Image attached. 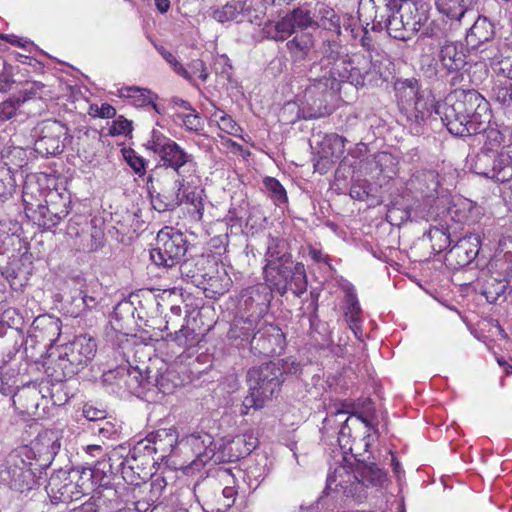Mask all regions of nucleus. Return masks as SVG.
Returning a JSON list of instances; mask_svg holds the SVG:
<instances>
[{"label": "nucleus", "mask_w": 512, "mask_h": 512, "mask_svg": "<svg viewBox=\"0 0 512 512\" xmlns=\"http://www.w3.org/2000/svg\"><path fill=\"white\" fill-rule=\"evenodd\" d=\"M335 64V71L327 70V81L310 83L304 90L298 108L304 118H320L327 115L328 104L340 90L342 83H350L356 88L366 84L373 85L377 84L381 75L371 55L355 53L345 56V59Z\"/></svg>", "instance_id": "f257e3e1"}, {"label": "nucleus", "mask_w": 512, "mask_h": 512, "mask_svg": "<svg viewBox=\"0 0 512 512\" xmlns=\"http://www.w3.org/2000/svg\"><path fill=\"white\" fill-rule=\"evenodd\" d=\"M176 444L175 430L162 429L149 433L145 439L140 440L129 452L126 468L131 470L135 482H127L130 485L138 486L150 475L149 465L154 462L153 454L161 453L164 457L173 450Z\"/></svg>", "instance_id": "f03ea898"}, {"label": "nucleus", "mask_w": 512, "mask_h": 512, "mask_svg": "<svg viewBox=\"0 0 512 512\" xmlns=\"http://www.w3.org/2000/svg\"><path fill=\"white\" fill-rule=\"evenodd\" d=\"M247 377L249 394L242 404L243 415L248 414L252 408H263L265 403L280 391L284 381L282 368L272 361L250 368Z\"/></svg>", "instance_id": "7ed1b4c3"}, {"label": "nucleus", "mask_w": 512, "mask_h": 512, "mask_svg": "<svg viewBox=\"0 0 512 512\" xmlns=\"http://www.w3.org/2000/svg\"><path fill=\"white\" fill-rule=\"evenodd\" d=\"M372 430L377 432V429L361 415L353 414L346 417L338 435V444L344 457L350 454L355 463L370 461L373 458L369 450L374 441Z\"/></svg>", "instance_id": "20e7f679"}, {"label": "nucleus", "mask_w": 512, "mask_h": 512, "mask_svg": "<svg viewBox=\"0 0 512 512\" xmlns=\"http://www.w3.org/2000/svg\"><path fill=\"white\" fill-rule=\"evenodd\" d=\"M229 477V470L219 469L216 477L209 476L196 483L194 494L205 512H226L234 504L237 490L224 485Z\"/></svg>", "instance_id": "39448f33"}, {"label": "nucleus", "mask_w": 512, "mask_h": 512, "mask_svg": "<svg viewBox=\"0 0 512 512\" xmlns=\"http://www.w3.org/2000/svg\"><path fill=\"white\" fill-rule=\"evenodd\" d=\"M398 106L407 122L403 126H420L426 124V114L429 107L419 92L418 81L414 78L397 80L394 85Z\"/></svg>", "instance_id": "423d86ee"}, {"label": "nucleus", "mask_w": 512, "mask_h": 512, "mask_svg": "<svg viewBox=\"0 0 512 512\" xmlns=\"http://www.w3.org/2000/svg\"><path fill=\"white\" fill-rule=\"evenodd\" d=\"M465 41L470 51L480 54L481 60L500 61L502 57L500 42L495 41L494 23L486 16H478L466 31Z\"/></svg>", "instance_id": "0eeeda50"}, {"label": "nucleus", "mask_w": 512, "mask_h": 512, "mask_svg": "<svg viewBox=\"0 0 512 512\" xmlns=\"http://www.w3.org/2000/svg\"><path fill=\"white\" fill-rule=\"evenodd\" d=\"M93 485V472L82 469L72 470L61 480L58 476L51 477L46 487L53 503H69L79 500Z\"/></svg>", "instance_id": "6e6552de"}, {"label": "nucleus", "mask_w": 512, "mask_h": 512, "mask_svg": "<svg viewBox=\"0 0 512 512\" xmlns=\"http://www.w3.org/2000/svg\"><path fill=\"white\" fill-rule=\"evenodd\" d=\"M186 252L187 241L183 233L166 226L158 232L150 258L157 266L173 267L180 263Z\"/></svg>", "instance_id": "1a4fd4ad"}, {"label": "nucleus", "mask_w": 512, "mask_h": 512, "mask_svg": "<svg viewBox=\"0 0 512 512\" xmlns=\"http://www.w3.org/2000/svg\"><path fill=\"white\" fill-rule=\"evenodd\" d=\"M483 97L474 89H454L453 92L447 97V102L444 104H438L435 107L434 113L429 110L426 114V119L431 118L429 123L425 125H433V121L436 122L438 119L442 125L446 128L454 125V121H457V113L467 111L465 103L467 102L472 107L474 104H478L483 101Z\"/></svg>", "instance_id": "9d476101"}, {"label": "nucleus", "mask_w": 512, "mask_h": 512, "mask_svg": "<svg viewBox=\"0 0 512 512\" xmlns=\"http://www.w3.org/2000/svg\"><path fill=\"white\" fill-rule=\"evenodd\" d=\"M0 477L11 490L19 493H27L37 486L31 462L26 461L18 451L8 454Z\"/></svg>", "instance_id": "9b49d317"}, {"label": "nucleus", "mask_w": 512, "mask_h": 512, "mask_svg": "<svg viewBox=\"0 0 512 512\" xmlns=\"http://www.w3.org/2000/svg\"><path fill=\"white\" fill-rule=\"evenodd\" d=\"M71 211L70 196L57 190H50L46 194L45 205L34 212L32 222L43 230H52L57 227Z\"/></svg>", "instance_id": "f8f14e48"}, {"label": "nucleus", "mask_w": 512, "mask_h": 512, "mask_svg": "<svg viewBox=\"0 0 512 512\" xmlns=\"http://www.w3.org/2000/svg\"><path fill=\"white\" fill-rule=\"evenodd\" d=\"M285 345L286 337L282 330L277 325L261 319L251 338L250 351L254 355L273 357L281 354Z\"/></svg>", "instance_id": "ddd939ff"}, {"label": "nucleus", "mask_w": 512, "mask_h": 512, "mask_svg": "<svg viewBox=\"0 0 512 512\" xmlns=\"http://www.w3.org/2000/svg\"><path fill=\"white\" fill-rule=\"evenodd\" d=\"M264 15L260 0H231L213 10L211 16L219 23L229 21L256 23Z\"/></svg>", "instance_id": "4468645a"}, {"label": "nucleus", "mask_w": 512, "mask_h": 512, "mask_svg": "<svg viewBox=\"0 0 512 512\" xmlns=\"http://www.w3.org/2000/svg\"><path fill=\"white\" fill-rule=\"evenodd\" d=\"M212 445L213 438L208 433H193L177 443L179 451L186 458V462L194 468L205 465L213 458L215 452Z\"/></svg>", "instance_id": "2eb2a0df"}, {"label": "nucleus", "mask_w": 512, "mask_h": 512, "mask_svg": "<svg viewBox=\"0 0 512 512\" xmlns=\"http://www.w3.org/2000/svg\"><path fill=\"white\" fill-rule=\"evenodd\" d=\"M146 148L157 153L164 165L176 172L190 161L186 153L176 142L162 135L158 130H152L151 139L145 144Z\"/></svg>", "instance_id": "dca6fc26"}, {"label": "nucleus", "mask_w": 512, "mask_h": 512, "mask_svg": "<svg viewBox=\"0 0 512 512\" xmlns=\"http://www.w3.org/2000/svg\"><path fill=\"white\" fill-rule=\"evenodd\" d=\"M480 236L467 234L456 241L445 254V264L453 270L468 266L478 255Z\"/></svg>", "instance_id": "f3484780"}, {"label": "nucleus", "mask_w": 512, "mask_h": 512, "mask_svg": "<svg viewBox=\"0 0 512 512\" xmlns=\"http://www.w3.org/2000/svg\"><path fill=\"white\" fill-rule=\"evenodd\" d=\"M327 489L352 497L359 494L357 463H351L347 457H343V462L327 476Z\"/></svg>", "instance_id": "a211bd4d"}, {"label": "nucleus", "mask_w": 512, "mask_h": 512, "mask_svg": "<svg viewBox=\"0 0 512 512\" xmlns=\"http://www.w3.org/2000/svg\"><path fill=\"white\" fill-rule=\"evenodd\" d=\"M97 352V344L93 337L79 335L64 347L63 359H66L75 369L87 366Z\"/></svg>", "instance_id": "6ab92c4d"}, {"label": "nucleus", "mask_w": 512, "mask_h": 512, "mask_svg": "<svg viewBox=\"0 0 512 512\" xmlns=\"http://www.w3.org/2000/svg\"><path fill=\"white\" fill-rule=\"evenodd\" d=\"M341 46L339 42L335 40H325L321 46V59L318 63H314L310 69L311 83L314 82H325L328 80L329 73L327 70L335 71V62L345 59V56H341Z\"/></svg>", "instance_id": "aec40b11"}, {"label": "nucleus", "mask_w": 512, "mask_h": 512, "mask_svg": "<svg viewBox=\"0 0 512 512\" xmlns=\"http://www.w3.org/2000/svg\"><path fill=\"white\" fill-rule=\"evenodd\" d=\"M272 300V293L265 284H257L242 290L239 299L240 307L250 314L261 318L266 313Z\"/></svg>", "instance_id": "412c9836"}, {"label": "nucleus", "mask_w": 512, "mask_h": 512, "mask_svg": "<svg viewBox=\"0 0 512 512\" xmlns=\"http://www.w3.org/2000/svg\"><path fill=\"white\" fill-rule=\"evenodd\" d=\"M261 318L250 314L248 317H235L230 324L227 332V338L237 347L251 345V338L256 332Z\"/></svg>", "instance_id": "4be33fe9"}, {"label": "nucleus", "mask_w": 512, "mask_h": 512, "mask_svg": "<svg viewBox=\"0 0 512 512\" xmlns=\"http://www.w3.org/2000/svg\"><path fill=\"white\" fill-rule=\"evenodd\" d=\"M477 0H435L438 11L450 20L451 29L460 28Z\"/></svg>", "instance_id": "5701e85b"}, {"label": "nucleus", "mask_w": 512, "mask_h": 512, "mask_svg": "<svg viewBox=\"0 0 512 512\" xmlns=\"http://www.w3.org/2000/svg\"><path fill=\"white\" fill-rule=\"evenodd\" d=\"M293 263H278L275 260H267L263 267V276L269 290H275L280 295L288 291L289 270Z\"/></svg>", "instance_id": "b1692460"}, {"label": "nucleus", "mask_w": 512, "mask_h": 512, "mask_svg": "<svg viewBox=\"0 0 512 512\" xmlns=\"http://www.w3.org/2000/svg\"><path fill=\"white\" fill-rule=\"evenodd\" d=\"M359 494L363 488H382L388 482L387 471L375 462L357 463Z\"/></svg>", "instance_id": "393cba45"}, {"label": "nucleus", "mask_w": 512, "mask_h": 512, "mask_svg": "<svg viewBox=\"0 0 512 512\" xmlns=\"http://www.w3.org/2000/svg\"><path fill=\"white\" fill-rule=\"evenodd\" d=\"M45 190L40 183L34 179L28 178L22 189V202L26 217L32 222L34 212H39L40 207L46 199Z\"/></svg>", "instance_id": "a878e982"}, {"label": "nucleus", "mask_w": 512, "mask_h": 512, "mask_svg": "<svg viewBox=\"0 0 512 512\" xmlns=\"http://www.w3.org/2000/svg\"><path fill=\"white\" fill-rule=\"evenodd\" d=\"M41 398V390L36 385H27L14 393L12 402L19 413L34 415L38 410Z\"/></svg>", "instance_id": "bb28decb"}, {"label": "nucleus", "mask_w": 512, "mask_h": 512, "mask_svg": "<svg viewBox=\"0 0 512 512\" xmlns=\"http://www.w3.org/2000/svg\"><path fill=\"white\" fill-rule=\"evenodd\" d=\"M489 270L499 277L512 278V237L500 241L497 254L489 262Z\"/></svg>", "instance_id": "cd10ccee"}, {"label": "nucleus", "mask_w": 512, "mask_h": 512, "mask_svg": "<svg viewBox=\"0 0 512 512\" xmlns=\"http://www.w3.org/2000/svg\"><path fill=\"white\" fill-rule=\"evenodd\" d=\"M439 60L448 72L460 71L466 64V52L460 42H446L441 46Z\"/></svg>", "instance_id": "c85d7f7f"}, {"label": "nucleus", "mask_w": 512, "mask_h": 512, "mask_svg": "<svg viewBox=\"0 0 512 512\" xmlns=\"http://www.w3.org/2000/svg\"><path fill=\"white\" fill-rule=\"evenodd\" d=\"M129 453L126 454V448L123 446L112 449L107 454V461L109 468L108 473L112 475H121L125 482H135V477L132 476L131 470L126 468Z\"/></svg>", "instance_id": "c756f323"}, {"label": "nucleus", "mask_w": 512, "mask_h": 512, "mask_svg": "<svg viewBox=\"0 0 512 512\" xmlns=\"http://www.w3.org/2000/svg\"><path fill=\"white\" fill-rule=\"evenodd\" d=\"M32 330L36 338L53 343L60 335V321L49 315H40L34 319Z\"/></svg>", "instance_id": "7c9ffc66"}, {"label": "nucleus", "mask_w": 512, "mask_h": 512, "mask_svg": "<svg viewBox=\"0 0 512 512\" xmlns=\"http://www.w3.org/2000/svg\"><path fill=\"white\" fill-rule=\"evenodd\" d=\"M120 97L127 98L135 107L151 106V108L160 113L159 106L155 103L157 95L152 91L136 86L124 87L119 90Z\"/></svg>", "instance_id": "2f4dec72"}, {"label": "nucleus", "mask_w": 512, "mask_h": 512, "mask_svg": "<svg viewBox=\"0 0 512 512\" xmlns=\"http://www.w3.org/2000/svg\"><path fill=\"white\" fill-rule=\"evenodd\" d=\"M314 38L310 33H301L286 43L287 50L294 61H303L314 51Z\"/></svg>", "instance_id": "473e14b6"}, {"label": "nucleus", "mask_w": 512, "mask_h": 512, "mask_svg": "<svg viewBox=\"0 0 512 512\" xmlns=\"http://www.w3.org/2000/svg\"><path fill=\"white\" fill-rule=\"evenodd\" d=\"M510 153H512V144L507 145V151H500L497 155L494 154L492 180L504 183L512 179V157Z\"/></svg>", "instance_id": "72a5a7b5"}, {"label": "nucleus", "mask_w": 512, "mask_h": 512, "mask_svg": "<svg viewBox=\"0 0 512 512\" xmlns=\"http://www.w3.org/2000/svg\"><path fill=\"white\" fill-rule=\"evenodd\" d=\"M172 103L175 109L173 118L177 125H182L184 128H196L200 125V117L189 102L173 98Z\"/></svg>", "instance_id": "f704fd0d"}, {"label": "nucleus", "mask_w": 512, "mask_h": 512, "mask_svg": "<svg viewBox=\"0 0 512 512\" xmlns=\"http://www.w3.org/2000/svg\"><path fill=\"white\" fill-rule=\"evenodd\" d=\"M315 28L321 27L332 31L337 35L341 34L340 16L336 14L333 8L325 4L315 6Z\"/></svg>", "instance_id": "c9c22d12"}, {"label": "nucleus", "mask_w": 512, "mask_h": 512, "mask_svg": "<svg viewBox=\"0 0 512 512\" xmlns=\"http://www.w3.org/2000/svg\"><path fill=\"white\" fill-rule=\"evenodd\" d=\"M373 163L377 175L383 178L393 179L399 172V159L390 152H378L374 156Z\"/></svg>", "instance_id": "e433bc0d"}, {"label": "nucleus", "mask_w": 512, "mask_h": 512, "mask_svg": "<svg viewBox=\"0 0 512 512\" xmlns=\"http://www.w3.org/2000/svg\"><path fill=\"white\" fill-rule=\"evenodd\" d=\"M151 205L158 212L171 211L181 205L180 193L178 190L162 189L156 194L150 193Z\"/></svg>", "instance_id": "4c0bfd02"}, {"label": "nucleus", "mask_w": 512, "mask_h": 512, "mask_svg": "<svg viewBox=\"0 0 512 512\" xmlns=\"http://www.w3.org/2000/svg\"><path fill=\"white\" fill-rule=\"evenodd\" d=\"M400 8H393L388 5V1L377 0V19L375 26L371 29L374 31H382L386 29L389 35H392L393 23L397 21V12Z\"/></svg>", "instance_id": "58836bf2"}, {"label": "nucleus", "mask_w": 512, "mask_h": 512, "mask_svg": "<svg viewBox=\"0 0 512 512\" xmlns=\"http://www.w3.org/2000/svg\"><path fill=\"white\" fill-rule=\"evenodd\" d=\"M308 279L305 266L302 262L291 265L288 277V290L300 297L307 291Z\"/></svg>", "instance_id": "ea45409f"}, {"label": "nucleus", "mask_w": 512, "mask_h": 512, "mask_svg": "<svg viewBox=\"0 0 512 512\" xmlns=\"http://www.w3.org/2000/svg\"><path fill=\"white\" fill-rule=\"evenodd\" d=\"M427 236L431 242V248L435 254L443 252L453 242L448 227L443 225L431 226Z\"/></svg>", "instance_id": "a19ab883"}, {"label": "nucleus", "mask_w": 512, "mask_h": 512, "mask_svg": "<svg viewBox=\"0 0 512 512\" xmlns=\"http://www.w3.org/2000/svg\"><path fill=\"white\" fill-rule=\"evenodd\" d=\"M512 278L499 277L493 274L486 280L483 295L489 303H495L506 292L507 285Z\"/></svg>", "instance_id": "79ce46f5"}, {"label": "nucleus", "mask_w": 512, "mask_h": 512, "mask_svg": "<svg viewBox=\"0 0 512 512\" xmlns=\"http://www.w3.org/2000/svg\"><path fill=\"white\" fill-rule=\"evenodd\" d=\"M165 339L174 342L183 349H189L199 342L198 334L195 330L184 325L175 332H168Z\"/></svg>", "instance_id": "37998d69"}, {"label": "nucleus", "mask_w": 512, "mask_h": 512, "mask_svg": "<svg viewBox=\"0 0 512 512\" xmlns=\"http://www.w3.org/2000/svg\"><path fill=\"white\" fill-rule=\"evenodd\" d=\"M178 373L172 368H166L155 377V386L163 394H171L181 384Z\"/></svg>", "instance_id": "c03bdc74"}, {"label": "nucleus", "mask_w": 512, "mask_h": 512, "mask_svg": "<svg viewBox=\"0 0 512 512\" xmlns=\"http://www.w3.org/2000/svg\"><path fill=\"white\" fill-rule=\"evenodd\" d=\"M322 138L321 149L326 157L330 156L339 158L343 155L346 142L344 137L336 133H330L326 134Z\"/></svg>", "instance_id": "a18cd8bd"}, {"label": "nucleus", "mask_w": 512, "mask_h": 512, "mask_svg": "<svg viewBox=\"0 0 512 512\" xmlns=\"http://www.w3.org/2000/svg\"><path fill=\"white\" fill-rule=\"evenodd\" d=\"M177 190L180 193L181 204H190L198 212L203 210L202 190H199L197 187H191L188 184L186 185L184 181L179 183Z\"/></svg>", "instance_id": "49530a36"}, {"label": "nucleus", "mask_w": 512, "mask_h": 512, "mask_svg": "<svg viewBox=\"0 0 512 512\" xmlns=\"http://www.w3.org/2000/svg\"><path fill=\"white\" fill-rule=\"evenodd\" d=\"M263 186L275 205H282L288 202L286 189L278 179L266 176L263 179Z\"/></svg>", "instance_id": "de8ad7c7"}, {"label": "nucleus", "mask_w": 512, "mask_h": 512, "mask_svg": "<svg viewBox=\"0 0 512 512\" xmlns=\"http://www.w3.org/2000/svg\"><path fill=\"white\" fill-rule=\"evenodd\" d=\"M267 260H275L278 263H293L292 254L286 250L283 239L272 238L266 253Z\"/></svg>", "instance_id": "09e8293b"}, {"label": "nucleus", "mask_w": 512, "mask_h": 512, "mask_svg": "<svg viewBox=\"0 0 512 512\" xmlns=\"http://www.w3.org/2000/svg\"><path fill=\"white\" fill-rule=\"evenodd\" d=\"M486 139L481 151L498 154L500 151H507V145H504L505 135L502 130H483Z\"/></svg>", "instance_id": "8fccbe9b"}, {"label": "nucleus", "mask_w": 512, "mask_h": 512, "mask_svg": "<svg viewBox=\"0 0 512 512\" xmlns=\"http://www.w3.org/2000/svg\"><path fill=\"white\" fill-rule=\"evenodd\" d=\"M92 495L101 509H113L119 505L117 490L111 486H101Z\"/></svg>", "instance_id": "3c124183"}, {"label": "nucleus", "mask_w": 512, "mask_h": 512, "mask_svg": "<svg viewBox=\"0 0 512 512\" xmlns=\"http://www.w3.org/2000/svg\"><path fill=\"white\" fill-rule=\"evenodd\" d=\"M16 190V180L9 167L0 166V201L10 199Z\"/></svg>", "instance_id": "603ef678"}, {"label": "nucleus", "mask_w": 512, "mask_h": 512, "mask_svg": "<svg viewBox=\"0 0 512 512\" xmlns=\"http://www.w3.org/2000/svg\"><path fill=\"white\" fill-rule=\"evenodd\" d=\"M493 158L494 154L490 152L480 151L471 166L474 173L491 179V172L493 171Z\"/></svg>", "instance_id": "864d4df0"}, {"label": "nucleus", "mask_w": 512, "mask_h": 512, "mask_svg": "<svg viewBox=\"0 0 512 512\" xmlns=\"http://www.w3.org/2000/svg\"><path fill=\"white\" fill-rule=\"evenodd\" d=\"M117 374L119 376L118 385L120 386V382H123L124 387L128 392L135 394L140 392V388H144L143 381L139 379L141 375L138 371H131L129 369L122 368L117 371Z\"/></svg>", "instance_id": "5fc2aeb1"}, {"label": "nucleus", "mask_w": 512, "mask_h": 512, "mask_svg": "<svg viewBox=\"0 0 512 512\" xmlns=\"http://www.w3.org/2000/svg\"><path fill=\"white\" fill-rule=\"evenodd\" d=\"M289 14L295 29L305 30L308 28H315V23L317 22L315 19V9L312 12L307 9L296 8Z\"/></svg>", "instance_id": "6e6d98bb"}, {"label": "nucleus", "mask_w": 512, "mask_h": 512, "mask_svg": "<svg viewBox=\"0 0 512 512\" xmlns=\"http://www.w3.org/2000/svg\"><path fill=\"white\" fill-rule=\"evenodd\" d=\"M359 18L366 27L372 24L375 26L377 19V0H361L358 8Z\"/></svg>", "instance_id": "4d7b16f0"}, {"label": "nucleus", "mask_w": 512, "mask_h": 512, "mask_svg": "<svg viewBox=\"0 0 512 512\" xmlns=\"http://www.w3.org/2000/svg\"><path fill=\"white\" fill-rule=\"evenodd\" d=\"M344 319L348 327L363 323L362 309L356 297L351 296L348 299V305L344 310Z\"/></svg>", "instance_id": "13d9d810"}, {"label": "nucleus", "mask_w": 512, "mask_h": 512, "mask_svg": "<svg viewBox=\"0 0 512 512\" xmlns=\"http://www.w3.org/2000/svg\"><path fill=\"white\" fill-rule=\"evenodd\" d=\"M274 29L275 34L272 36V38L276 41L286 40L296 30L289 13L281 18L278 22H276Z\"/></svg>", "instance_id": "bf43d9fd"}, {"label": "nucleus", "mask_w": 512, "mask_h": 512, "mask_svg": "<svg viewBox=\"0 0 512 512\" xmlns=\"http://www.w3.org/2000/svg\"><path fill=\"white\" fill-rule=\"evenodd\" d=\"M35 149L43 155H56L62 150L60 149L59 140L56 138L42 136L35 141Z\"/></svg>", "instance_id": "052dcab7"}, {"label": "nucleus", "mask_w": 512, "mask_h": 512, "mask_svg": "<svg viewBox=\"0 0 512 512\" xmlns=\"http://www.w3.org/2000/svg\"><path fill=\"white\" fill-rule=\"evenodd\" d=\"M123 157L130 168L139 176H143L146 172L145 159L139 156L133 149L124 148L122 150Z\"/></svg>", "instance_id": "680f3d73"}, {"label": "nucleus", "mask_w": 512, "mask_h": 512, "mask_svg": "<svg viewBox=\"0 0 512 512\" xmlns=\"http://www.w3.org/2000/svg\"><path fill=\"white\" fill-rule=\"evenodd\" d=\"M360 22L361 19L359 16L354 17L353 15L344 14L340 16L341 31L344 30L350 33L351 37L356 39L361 36V32L364 28Z\"/></svg>", "instance_id": "e2e57ef3"}, {"label": "nucleus", "mask_w": 512, "mask_h": 512, "mask_svg": "<svg viewBox=\"0 0 512 512\" xmlns=\"http://www.w3.org/2000/svg\"><path fill=\"white\" fill-rule=\"evenodd\" d=\"M100 291L94 289L93 286H86L80 290V297L86 310L95 309L101 300Z\"/></svg>", "instance_id": "0e129e2a"}, {"label": "nucleus", "mask_w": 512, "mask_h": 512, "mask_svg": "<svg viewBox=\"0 0 512 512\" xmlns=\"http://www.w3.org/2000/svg\"><path fill=\"white\" fill-rule=\"evenodd\" d=\"M157 51L161 54V56L171 65L173 70L181 77L191 80L192 74L183 67L182 64L178 62L176 57L169 51H167L162 46H156Z\"/></svg>", "instance_id": "69168bd1"}, {"label": "nucleus", "mask_w": 512, "mask_h": 512, "mask_svg": "<svg viewBox=\"0 0 512 512\" xmlns=\"http://www.w3.org/2000/svg\"><path fill=\"white\" fill-rule=\"evenodd\" d=\"M494 99L502 105L510 104L512 101V83L500 82L492 88Z\"/></svg>", "instance_id": "338daca9"}, {"label": "nucleus", "mask_w": 512, "mask_h": 512, "mask_svg": "<svg viewBox=\"0 0 512 512\" xmlns=\"http://www.w3.org/2000/svg\"><path fill=\"white\" fill-rule=\"evenodd\" d=\"M350 196L358 201H366L369 199V184L367 181L353 182L350 188Z\"/></svg>", "instance_id": "774afa93"}]
</instances>
